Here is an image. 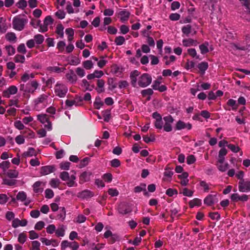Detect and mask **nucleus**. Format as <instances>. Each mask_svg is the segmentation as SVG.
Masks as SVG:
<instances>
[{
  "instance_id": "46",
  "label": "nucleus",
  "mask_w": 250,
  "mask_h": 250,
  "mask_svg": "<svg viewBox=\"0 0 250 250\" xmlns=\"http://www.w3.org/2000/svg\"><path fill=\"white\" fill-rule=\"evenodd\" d=\"M200 186L203 188L205 192H208L210 189L208 184L205 181H201L199 183Z\"/></svg>"
},
{
  "instance_id": "18",
  "label": "nucleus",
  "mask_w": 250,
  "mask_h": 250,
  "mask_svg": "<svg viewBox=\"0 0 250 250\" xmlns=\"http://www.w3.org/2000/svg\"><path fill=\"white\" fill-rule=\"evenodd\" d=\"M37 154L35 149L33 147H29L26 151L24 152L21 156L22 158H26L33 156H36Z\"/></svg>"
},
{
  "instance_id": "32",
  "label": "nucleus",
  "mask_w": 250,
  "mask_h": 250,
  "mask_svg": "<svg viewBox=\"0 0 250 250\" xmlns=\"http://www.w3.org/2000/svg\"><path fill=\"white\" fill-rule=\"evenodd\" d=\"M208 45V43L207 42H205V43L199 45V48L200 49L201 53L202 54H205L209 52Z\"/></svg>"
},
{
  "instance_id": "44",
  "label": "nucleus",
  "mask_w": 250,
  "mask_h": 250,
  "mask_svg": "<svg viewBox=\"0 0 250 250\" xmlns=\"http://www.w3.org/2000/svg\"><path fill=\"white\" fill-rule=\"evenodd\" d=\"M17 181L15 179H5L3 180V184L9 186H14L17 184Z\"/></svg>"
},
{
  "instance_id": "29",
  "label": "nucleus",
  "mask_w": 250,
  "mask_h": 250,
  "mask_svg": "<svg viewBox=\"0 0 250 250\" xmlns=\"http://www.w3.org/2000/svg\"><path fill=\"white\" fill-rule=\"evenodd\" d=\"M91 59L94 60L95 61L98 62L97 65L101 68H103L107 62V61L106 60L104 59H101L98 61V58L94 56H92L91 57Z\"/></svg>"
},
{
  "instance_id": "28",
  "label": "nucleus",
  "mask_w": 250,
  "mask_h": 250,
  "mask_svg": "<svg viewBox=\"0 0 250 250\" xmlns=\"http://www.w3.org/2000/svg\"><path fill=\"white\" fill-rule=\"evenodd\" d=\"M111 71L114 74L119 76L122 73V68L117 64H114L111 66Z\"/></svg>"
},
{
  "instance_id": "4",
  "label": "nucleus",
  "mask_w": 250,
  "mask_h": 250,
  "mask_svg": "<svg viewBox=\"0 0 250 250\" xmlns=\"http://www.w3.org/2000/svg\"><path fill=\"white\" fill-rule=\"evenodd\" d=\"M27 22V20L26 19L21 18L19 16H16L13 20V27L17 30L21 31Z\"/></svg>"
},
{
  "instance_id": "8",
  "label": "nucleus",
  "mask_w": 250,
  "mask_h": 250,
  "mask_svg": "<svg viewBox=\"0 0 250 250\" xmlns=\"http://www.w3.org/2000/svg\"><path fill=\"white\" fill-rule=\"evenodd\" d=\"M238 189L240 192H245L250 191V181L242 180L238 183Z\"/></svg>"
},
{
  "instance_id": "34",
  "label": "nucleus",
  "mask_w": 250,
  "mask_h": 250,
  "mask_svg": "<svg viewBox=\"0 0 250 250\" xmlns=\"http://www.w3.org/2000/svg\"><path fill=\"white\" fill-rule=\"evenodd\" d=\"M7 175L10 178H16L19 175V172L15 169H9L7 172Z\"/></svg>"
},
{
  "instance_id": "59",
  "label": "nucleus",
  "mask_w": 250,
  "mask_h": 250,
  "mask_svg": "<svg viewBox=\"0 0 250 250\" xmlns=\"http://www.w3.org/2000/svg\"><path fill=\"white\" fill-rule=\"evenodd\" d=\"M9 198L5 194H0V204L4 205L8 201Z\"/></svg>"
},
{
  "instance_id": "57",
  "label": "nucleus",
  "mask_w": 250,
  "mask_h": 250,
  "mask_svg": "<svg viewBox=\"0 0 250 250\" xmlns=\"http://www.w3.org/2000/svg\"><path fill=\"white\" fill-rule=\"evenodd\" d=\"M209 217L213 220H218L220 218V215L218 212H210Z\"/></svg>"
},
{
  "instance_id": "33",
  "label": "nucleus",
  "mask_w": 250,
  "mask_h": 250,
  "mask_svg": "<svg viewBox=\"0 0 250 250\" xmlns=\"http://www.w3.org/2000/svg\"><path fill=\"white\" fill-rule=\"evenodd\" d=\"M64 68H61L58 66H49L47 68V70L51 73L56 72L59 73L61 72H62Z\"/></svg>"
},
{
  "instance_id": "64",
  "label": "nucleus",
  "mask_w": 250,
  "mask_h": 250,
  "mask_svg": "<svg viewBox=\"0 0 250 250\" xmlns=\"http://www.w3.org/2000/svg\"><path fill=\"white\" fill-rule=\"evenodd\" d=\"M56 230V227L54 225H49L46 228V232L48 234H53Z\"/></svg>"
},
{
  "instance_id": "12",
  "label": "nucleus",
  "mask_w": 250,
  "mask_h": 250,
  "mask_svg": "<svg viewBox=\"0 0 250 250\" xmlns=\"http://www.w3.org/2000/svg\"><path fill=\"white\" fill-rule=\"evenodd\" d=\"M27 221L25 219L20 220L18 218L14 219L12 222V226L14 228H17L19 226L25 227L27 225Z\"/></svg>"
},
{
  "instance_id": "62",
  "label": "nucleus",
  "mask_w": 250,
  "mask_h": 250,
  "mask_svg": "<svg viewBox=\"0 0 250 250\" xmlns=\"http://www.w3.org/2000/svg\"><path fill=\"white\" fill-rule=\"evenodd\" d=\"M110 165L113 167H118L120 166L121 162L118 159H114L110 161Z\"/></svg>"
},
{
  "instance_id": "11",
  "label": "nucleus",
  "mask_w": 250,
  "mask_h": 250,
  "mask_svg": "<svg viewBox=\"0 0 250 250\" xmlns=\"http://www.w3.org/2000/svg\"><path fill=\"white\" fill-rule=\"evenodd\" d=\"M17 87L15 85H11L3 92L2 95L4 97L9 98L11 95L17 93Z\"/></svg>"
},
{
  "instance_id": "17",
  "label": "nucleus",
  "mask_w": 250,
  "mask_h": 250,
  "mask_svg": "<svg viewBox=\"0 0 250 250\" xmlns=\"http://www.w3.org/2000/svg\"><path fill=\"white\" fill-rule=\"evenodd\" d=\"M182 42L183 45L186 47L196 46L198 43L196 40H194L191 38L184 39Z\"/></svg>"
},
{
  "instance_id": "37",
  "label": "nucleus",
  "mask_w": 250,
  "mask_h": 250,
  "mask_svg": "<svg viewBox=\"0 0 250 250\" xmlns=\"http://www.w3.org/2000/svg\"><path fill=\"white\" fill-rule=\"evenodd\" d=\"M83 67L86 70H90L93 67V63L91 60H87L83 62Z\"/></svg>"
},
{
  "instance_id": "3",
  "label": "nucleus",
  "mask_w": 250,
  "mask_h": 250,
  "mask_svg": "<svg viewBox=\"0 0 250 250\" xmlns=\"http://www.w3.org/2000/svg\"><path fill=\"white\" fill-rule=\"evenodd\" d=\"M67 91L68 88L64 84L58 82L55 86V93L57 96L60 98L64 97Z\"/></svg>"
},
{
  "instance_id": "27",
  "label": "nucleus",
  "mask_w": 250,
  "mask_h": 250,
  "mask_svg": "<svg viewBox=\"0 0 250 250\" xmlns=\"http://www.w3.org/2000/svg\"><path fill=\"white\" fill-rule=\"evenodd\" d=\"M201 204V200L198 198H194L189 202V206L190 208H193L195 206L199 207Z\"/></svg>"
},
{
  "instance_id": "56",
  "label": "nucleus",
  "mask_w": 250,
  "mask_h": 250,
  "mask_svg": "<svg viewBox=\"0 0 250 250\" xmlns=\"http://www.w3.org/2000/svg\"><path fill=\"white\" fill-rule=\"evenodd\" d=\"M141 94L144 97L147 95L150 96L153 94V91L151 88H148L146 89L143 90L141 91Z\"/></svg>"
},
{
  "instance_id": "35",
  "label": "nucleus",
  "mask_w": 250,
  "mask_h": 250,
  "mask_svg": "<svg viewBox=\"0 0 250 250\" xmlns=\"http://www.w3.org/2000/svg\"><path fill=\"white\" fill-rule=\"evenodd\" d=\"M8 56L13 55L15 52V48L11 45H6L4 47Z\"/></svg>"
},
{
  "instance_id": "14",
  "label": "nucleus",
  "mask_w": 250,
  "mask_h": 250,
  "mask_svg": "<svg viewBox=\"0 0 250 250\" xmlns=\"http://www.w3.org/2000/svg\"><path fill=\"white\" fill-rule=\"evenodd\" d=\"M216 195L209 194L204 200V203L208 206H211L214 205L216 202Z\"/></svg>"
},
{
  "instance_id": "58",
  "label": "nucleus",
  "mask_w": 250,
  "mask_h": 250,
  "mask_svg": "<svg viewBox=\"0 0 250 250\" xmlns=\"http://www.w3.org/2000/svg\"><path fill=\"white\" fill-rule=\"evenodd\" d=\"M27 2L25 0H20L17 3L18 8L23 9L27 6Z\"/></svg>"
},
{
  "instance_id": "36",
  "label": "nucleus",
  "mask_w": 250,
  "mask_h": 250,
  "mask_svg": "<svg viewBox=\"0 0 250 250\" xmlns=\"http://www.w3.org/2000/svg\"><path fill=\"white\" fill-rule=\"evenodd\" d=\"M65 33L68 35V41L71 42L73 39V36L74 35V30L71 28H66L65 30Z\"/></svg>"
},
{
  "instance_id": "52",
  "label": "nucleus",
  "mask_w": 250,
  "mask_h": 250,
  "mask_svg": "<svg viewBox=\"0 0 250 250\" xmlns=\"http://www.w3.org/2000/svg\"><path fill=\"white\" fill-rule=\"evenodd\" d=\"M218 169L221 172L226 171L229 168V164H220L217 165Z\"/></svg>"
},
{
  "instance_id": "24",
  "label": "nucleus",
  "mask_w": 250,
  "mask_h": 250,
  "mask_svg": "<svg viewBox=\"0 0 250 250\" xmlns=\"http://www.w3.org/2000/svg\"><path fill=\"white\" fill-rule=\"evenodd\" d=\"M81 85L82 87L84 88V91H91L94 87L93 85L90 86L89 83L86 79H83L82 81V83Z\"/></svg>"
},
{
  "instance_id": "47",
  "label": "nucleus",
  "mask_w": 250,
  "mask_h": 250,
  "mask_svg": "<svg viewBox=\"0 0 250 250\" xmlns=\"http://www.w3.org/2000/svg\"><path fill=\"white\" fill-rule=\"evenodd\" d=\"M75 179H76V176H75V174H72L71 176H69V181L66 182L67 186L70 187L74 186L75 185Z\"/></svg>"
},
{
  "instance_id": "51",
  "label": "nucleus",
  "mask_w": 250,
  "mask_h": 250,
  "mask_svg": "<svg viewBox=\"0 0 250 250\" xmlns=\"http://www.w3.org/2000/svg\"><path fill=\"white\" fill-rule=\"evenodd\" d=\"M16 62L23 63L25 61V57L23 55L17 54L14 57Z\"/></svg>"
},
{
  "instance_id": "42",
  "label": "nucleus",
  "mask_w": 250,
  "mask_h": 250,
  "mask_svg": "<svg viewBox=\"0 0 250 250\" xmlns=\"http://www.w3.org/2000/svg\"><path fill=\"white\" fill-rule=\"evenodd\" d=\"M10 166V163L8 161H5L0 163V167L5 171Z\"/></svg>"
},
{
  "instance_id": "39",
  "label": "nucleus",
  "mask_w": 250,
  "mask_h": 250,
  "mask_svg": "<svg viewBox=\"0 0 250 250\" xmlns=\"http://www.w3.org/2000/svg\"><path fill=\"white\" fill-rule=\"evenodd\" d=\"M17 199L21 202L25 201L26 199V194L24 191H20L17 195Z\"/></svg>"
},
{
  "instance_id": "16",
  "label": "nucleus",
  "mask_w": 250,
  "mask_h": 250,
  "mask_svg": "<svg viewBox=\"0 0 250 250\" xmlns=\"http://www.w3.org/2000/svg\"><path fill=\"white\" fill-rule=\"evenodd\" d=\"M93 193L89 190H84L79 193L78 197L82 199H88L93 197Z\"/></svg>"
},
{
  "instance_id": "26",
  "label": "nucleus",
  "mask_w": 250,
  "mask_h": 250,
  "mask_svg": "<svg viewBox=\"0 0 250 250\" xmlns=\"http://www.w3.org/2000/svg\"><path fill=\"white\" fill-rule=\"evenodd\" d=\"M37 118L38 120L43 124H45L47 122H48V121H49V116L45 114H42L38 115Z\"/></svg>"
},
{
  "instance_id": "55",
  "label": "nucleus",
  "mask_w": 250,
  "mask_h": 250,
  "mask_svg": "<svg viewBox=\"0 0 250 250\" xmlns=\"http://www.w3.org/2000/svg\"><path fill=\"white\" fill-rule=\"evenodd\" d=\"M17 51L19 53L25 54L26 53V49L24 43H21L17 47Z\"/></svg>"
},
{
  "instance_id": "63",
  "label": "nucleus",
  "mask_w": 250,
  "mask_h": 250,
  "mask_svg": "<svg viewBox=\"0 0 250 250\" xmlns=\"http://www.w3.org/2000/svg\"><path fill=\"white\" fill-rule=\"evenodd\" d=\"M76 73L78 76L82 78L85 76V72L84 70L81 67H78L76 69Z\"/></svg>"
},
{
  "instance_id": "22",
  "label": "nucleus",
  "mask_w": 250,
  "mask_h": 250,
  "mask_svg": "<svg viewBox=\"0 0 250 250\" xmlns=\"http://www.w3.org/2000/svg\"><path fill=\"white\" fill-rule=\"evenodd\" d=\"M131 210L127 208L125 205L121 204L118 207V211L120 214H126L131 212Z\"/></svg>"
},
{
  "instance_id": "19",
  "label": "nucleus",
  "mask_w": 250,
  "mask_h": 250,
  "mask_svg": "<svg viewBox=\"0 0 250 250\" xmlns=\"http://www.w3.org/2000/svg\"><path fill=\"white\" fill-rule=\"evenodd\" d=\"M104 81L103 79H99L97 80V86L96 88V90L98 93H101L104 91Z\"/></svg>"
},
{
  "instance_id": "54",
  "label": "nucleus",
  "mask_w": 250,
  "mask_h": 250,
  "mask_svg": "<svg viewBox=\"0 0 250 250\" xmlns=\"http://www.w3.org/2000/svg\"><path fill=\"white\" fill-rule=\"evenodd\" d=\"M40 243L38 241H33L32 242V247L30 250H41Z\"/></svg>"
},
{
  "instance_id": "41",
  "label": "nucleus",
  "mask_w": 250,
  "mask_h": 250,
  "mask_svg": "<svg viewBox=\"0 0 250 250\" xmlns=\"http://www.w3.org/2000/svg\"><path fill=\"white\" fill-rule=\"evenodd\" d=\"M66 212L65 209L64 207H62L61 208L60 213L58 214L57 216V218L58 219H60L62 220H63L65 217Z\"/></svg>"
},
{
  "instance_id": "13",
  "label": "nucleus",
  "mask_w": 250,
  "mask_h": 250,
  "mask_svg": "<svg viewBox=\"0 0 250 250\" xmlns=\"http://www.w3.org/2000/svg\"><path fill=\"white\" fill-rule=\"evenodd\" d=\"M45 184L41 181H37L33 185V190L36 193H42L44 188Z\"/></svg>"
},
{
  "instance_id": "31",
  "label": "nucleus",
  "mask_w": 250,
  "mask_h": 250,
  "mask_svg": "<svg viewBox=\"0 0 250 250\" xmlns=\"http://www.w3.org/2000/svg\"><path fill=\"white\" fill-rule=\"evenodd\" d=\"M33 40L36 44L39 45L43 42L44 38L43 36L41 34H37L34 36Z\"/></svg>"
},
{
  "instance_id": "48",
  "label": "nucleus",
  "mask_w": 250,
  "mask_h": 250,
  "mask_svg": "<svg viewBox=\"0 0 250 250\" xmlns=\"http://www.w3.org/2000/svg\"><path fill=\"white\" fill-rule=\"evenodd\" d=\"M60 177L62 181L67 182L69 181V175L66 171H63L61 172L60 174Z\"/></svg>"
},
{
  "instance_id": "25",
  "label": "nucleus",
  "mask_w": 250,
  "mask_h": 250,
  "mask_svg": "<svg viewBox=\"0 0 250 250\" xmlns=\"http://www.w3.org/2000/svg\"><path fill=\"white\" fill-rule=\"evenodd\" d=\"M182 32L187 37H188L192 32V27L190 24H187L182 27Z\"/></svg>"
},
{
  "instance_id": "61",
  "label": "nucleus",
  "mask_w": 250,
  "mask_h": 250,
  "mask_svg": "<svg viewBox=\"0 0 250 250\" xmlns=\"http://www.w3.org/2000/svg\"><path fill=\"white\" fill-rule=\"evenodd\" d=\"M188 53L192 58L199 59V56H197L196 51L194 48H189L188 49Z\"/></svg>"
},
{
  "instance_id": "49",
  "label": "nucleus",
  "mask_w": 250,
  "mask_h": 250,
  "mask_svg": "<svg viewBox=\"0 0 250 250\" xmlns=\"http://www.w3.org/2000/svg\"><path fill=\"white\" fill-rule=\"evenodd\" d=\"M26 238H27V237H26V234L24 232H21L19 234L18 238V240L19 242L23 244L26 241Z\"/></svg>"
},
{
  "instance_id": "2",
  "label": "nucleus",
  "mask_w": 250,
  "mask_h": 250,
  "mask_svg": "<svg viewBox=\"0 0 250 250\" xmlns=\"http://www.w3.org/2000/svg\"><path fill=\"white\" fill-rule=\"evenodd\" d=\"M49 96V94H42L35 99L34 101L35 107L38 108L41 106L45 108L49 104L48 101H51Z\"/></svg>"
},
{
  "instance_id": "40",
  "label": "nucleus",
  "mask_w": 250,
  "mask_h": 250,
  "mask_svg": "<svg viewBox=\"0 0 250 250\" xmlns=\"http://www.w3.org/2000/svg\"><path fill=\"white\" fill-rule=\"evenodd\" d=\"M63 29L64 28L62 24H58L56 27V32L61 38L63 37Z\"/></svg>"
},
{
  "instance_id": "50",
  "label": "nucleus",
  "mask_w": 250,
  "mask_h": 250,
  "mask_svg": "<svg viewBox=\"0 0 250 250\" xmlns=\"http://www.w3.org/2000/svg\"><path fill=\"white\" fill-rule=\"evenodd\" d=\"M164 59L166 60L165 64L167 65H168L170 64L171 62H174L175 61L176 57L173 55L170 56L169 58L167 56H165L164 57Z\"/></svg>"
},
{
  "instance_id": "7",
  "label": "nucleus",
  "mask_w": 250,
  "mask_h": 250,
  "mask_svg": "<svg viewBox=\"0 0 250 250\" xmlns=\"http://www.w3.org/2000/svg\"><path fill=\"white\" fill-rule=\"evenodd\" d=\"M164 120L165 122L164 125V129L166 132H170L172 130L171 124L174 121V119L171 115H168L164 117Z\"/></svg>"
},
{
  "instance_id": "6",
  "label": "nucleus",
  "mask_w": 250,
  "mask_h": 250,
  "mask_svg": "<svg viewBox=\"0 0 250 250\" xmlns=\"http://www.w3.org/2000/svg\"><path fill=\"white\" fill-rule=\"evenodd\" d=\"M65 108H70L73 105L81 106L83 104V99L81 97H76L74 100L67 99L65 101Z\"/></svg>"
},
{
  "instance_id": "38",
  "label": "nucleus",
  "mask_w": 250,
  "mask_h": 250,
  "mask_svg": "<svg viewBox=\"0 0 250 250\" xmlns=\"http://www.w3.org/2000/svg\"><path fill=\"white\" fill-rule=\"evenodd\" d=\"M60 181L58 179H52L50 181L49 184L53 188H57L60 185Z\"/></svg>"
},
{
  "instance_id": "9",
  "label": "nucleus",
  "mask_w": 250,
  "mask_h": 250,
  "mask_svg": "<svg viewBox=\"0 0 250 250\" xmlns=\"http://www.w3.org/2000/svg\"><path fill=\"white\" fill-rule=\"evenodd\" d=\"M130 16V13L126 9H122L118 13V16L120 18L122 22L127 21Z\"/></svg>"
},
{
  "instance_id": "53",
  "label": "nucleus",
  "mask_w": 250,
  "mask_h": 250,
  "mask_svg": "<svg viewBox=\"0 0 250 250\" xmlns=\"http://www.w3.org/2000/svg\"><path fill=\"white\" fill-rule=\"evenodd\" d=\"M227 104L232 107V109L236 110L238 107V105L236 104V101L230 99H229L227 102Z\"/></svg>"
},
{
  "instance_id": "30",
  "label": "nucleus",
  "mask_w": 250,
  "mask_h": 250,
  "mask_svg": "<svg viewBox=\"0 0 250 250\" xmlns=\"http://www.w3.org/2000/svg\"><path fill=\"white\" fill-rule=\"evenodd\" d=\"M66 77L69 82L73 83H76L77 80V76L73 72H71V73L66 74Z\"/></svg>"
},
{
  "instance_id": "43",
  "label": "nucleus",
  "mask_w": 250,
  "mask_h": 250,
  "mask_svg": "<svg viewBox=\"0 0 250 250\" xmlns=\"http://www.w3.org/2000/svg\"><path fill=\"white\" fill-rule=\"evenodd\" d=\"M125 42V39L123 36H118L116 37L115 42L117 45H121Z\"/></svg>"
},
{
  "instance_id": "5",
  "label": "nucleus",
  "mask_w": 250,
  "mask_h": 250,
  "mask_svg": "<svg viewBox=\"0 0 250 250\" xmlns=\"http://www.w3.org/2000/svg\"><path fill=\"white\" fill-rule=\"evenodd\" d=\"M152 82L151 76L147 73H144L138 79V84L141 87H146Z\"/></svg>"
},
{
  "instance_id": "20",
  "label": "nucleus",
  "mask_w": 250,
  "mask_h": 250,
  "mask_svg": "<svg viewBox=\"0 0 250 250\" xmlns=\"http://www.w3.org/2000/svg\"><path fill=\"white\" fill-rule=\"evenodd\" d=\"M90 175L91 173L90 172H87L86 171L83 172L80 176L79 183L80 184H83L84 182L89 181Z\"/></svg>"
},
{
  "instance_id": "45",
  "label": "nucleus",
  "mask_w": 250,
  "mask_h": 250,
  "mask_svg": "<svg viewBox=\"0 0 250 250\" xmlns=\"http://www.w3.org/2000/svg\"><path fill=\"white\" fill-rule=\"evenodd\" d=\"M180 193H182L184 196L191 197L193 195V191L188 188H185L183 189L182 191Z\"/></svg>"
},
{
  "instance_id": "60",
  "label": "nucleus",
  "mask_w": 250,
  "mask_h": 250,
  "mask_svg": "<svg viewBox=\"0 0 250 250\" xmlns=\"http://www.w3.org/2000/svg\"><path fill=\"white\" fill-rule=\"evenodd\" d=\"M54 195V192L52 189L48 188L45 190V198L48 199H51L53 197Z\"/></svg>"
},
{
  "instance_id": "1",
  "label": "nucleus",
  "mask_w": 250,
  "mask_h": 250,
  "mask_svg": "<svg viewBox=\"0 0 250 250\" xmlns=\"http://www.w3.org/2000/svg\"><path fill=\"white\" fill-rule=\"evenodd\" d=\"M39 84L36 80H33L30 82L24 84H21L20 85V90L22 91L23 95L25 97L29 98V94H34L36 90L38 88Z\"/></svg>"
},
{
  "instance_id": "21",
  "label": "nucleus",
  "mask_w": 250,
  "mask_h": 250,
  "mask_svg": "<svg viewBox=\"0 0 250 250\" xmlns=\"http://www.w3.org/2000/svg\"><path fill=\"white\" fill-rule=\"evenodd\" d=\"M5 39L9 42L15 43L17 41L16 34L13 32H8L5 35Z\"/></svg>"
},
{
  "instance_id": "23",
  "label": "nucleus",
  "mask_w": 250,
  "mask_h": 250,
  "mask_svg": "<svg viewBox=\"0 0 250 250\" xmlns=\"http://www.w3.org/2000/svg\"><path fill=\"white\" fill-rule=\"evenodd\" d=\"M197 67L199 69L201 74L203 75L205 74V71L208 68V63L206 62H201L198 64Z\"/></svg>"
},
{
  "instance_id": "15",
  "label": "nucleus",
  "mask_w": 250,
  "mask_h": 250,
  "mask_svg": "<svg viewBox=\"0 0 250 250\" xmlns=\"http://www.w3.org/2000/svg\"><path fill=\"white\" fill-rule=\"evenodd\" d=\"M55 170L53 166H46L42 167L41 169V173L42 175H45L54 172Z\"/></svg>"
},
{
  "instance_id": "10",
  "label": "nucleus",
  "mask_w": 250,
  "mask_h": 250,
  "mask_svg": "<svg viewBox=\"0 0 250 250\" xmlns=\"http://www.w3.org/2000/svg\"><path fill=\"white\" fill-rule=\"evenodd\" d=\"M192 125L189 123H185L184 122L179 120L175 125V129L176 130H182L186 128L188 130H190L192 128Z\"/></svg>"
}]
</instances>
